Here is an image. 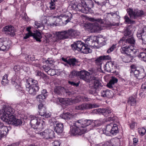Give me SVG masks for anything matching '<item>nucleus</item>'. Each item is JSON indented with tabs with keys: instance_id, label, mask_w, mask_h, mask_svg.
I'll use <instances>...</instances> for the list:
<instances>
[{
	"instance_id": "36",
	"label": "nucleus",
	"mask_w": 146,
	"mask_h": 146,
	"mask_svg": "<svg viewBox=\"0 0 146 146\" xmlns=\"http://www.w3.org/2000/svg\"><path fill=\"white\" fill-rule=\"evenodd\" d=\"M97 38L96 40L95 43H96L97 44L99 47L98 44L100 43L102 45H105L106 44V41H105V38L103 37H97Z\"/></svg>"
},
{
	"instance_id": "62",
	"label": "nucleus",
	"mask_w": 146,
	"mask_h": 146,
	"mask_svg": "<svg viewBox=\"0 0 146 146\" xmlns=\"http://www.w3.org/2000/svg\"><path fill=\"white\" fill-rule=\"evenodd\" d=\"M11 84L14 86H16L17 84V83L15 80L13 78L11 79Z\"/></svg>"
},
{
	"instance_id": "41",
	"label": "nucleus",
	"mask_w": 146,
	"mask_h": 146,
	"mask_svg": "<svg viewBox=\"0 0 146 146\" xmlns=\"http://www.w3.org/2000/svg\"><path fill=\"white\" fill-rule=\"evenodd\" d=\"M128 103L131 106H135L136 105V101L135 99L132 96L129 97Z\"/></svg>"
},
{
	"instance_id": "30",
	"label": "nucleus",
	"mask_w": 146,
	"mask_h": 146,
	"mask_svg": "<svg viewBox=\"0 0 146 146\" xmlns=\"http://www.w3.org/2000/svg\"><path fill=\"white\" fill-rule=\"evenodd\" d=\"M125 37H123L121 39L120 41H119V43H122L123 42H125L126 43H129L131 44H134L135 40L133 38V37H131V38H127L125 40V38H124Z\"/></svg>"
},
{
	"instance_id": "31",
	"label": "nucleus",
	"mask_w": 146,
	"mask_h": 146,
	"mask_svg": "<svg viewBox=\"0 0 146 146\" xmlns=\"http://www.w3.org/2000/svg\"><path fill=\"white\" fill-rule=\"evenodd\" d=\"M75 108L76 110H88V104L85 103L77 105L76 106Z\"/></svg>"
},
{
	"instance_id": "50",
	"label": "nucleus",
	"mask_w": 146,
	"mask_h": 146,
	"mask_svg": "<svg viewBox=\"0 0 146 146\" xmlns=\"http://www.w3.org/2000/svg\"><path fill=\"white\" fill-rule=\"evenodd\" d=\"M76 2H74V3L72 4V5L71 6V8L74 10L76 11L77 4L79 2V0H75Z\"/></svg>"
},
{
	"instance_id": "55",
	"label": "nucleus",
	"mask_w": 146,
	"mask_h": 146,
	"mask_svg": "<svg viewBox=\"0 0 146 146\" xmlns=\"http://www.w3.org/2000/svg\"><path fill=\"white\" fill-rule=\"evenodd\" d=\"M102 109H97L94 110L93 112L96 114H102Z\"/></svg>"
},
{
	"instance_id": "17",
	"label": "nucleus",
	"mask_w": 146,
	"mask_h": 146,
	"mask_svg": "<svg viewBox=\"0 0 146 146\" xmlns=\"http://www.w3.org/2000/svg\"><path fill=\"white\" fill-rule=\"evenodd\" d=\"M31 27H28L26 29L28 33H26L25 36H40L41 35V32L37 30L33 31V32L31 31Z\"/></svg>"
},
{
	"instance_id": "48",
	"label": "nucleus",
	"mask_w": 146,
	"mask_h": 146,
	"mask_svg": "<svg viewBox=\"0 0 146 146\" xmlns=\"http://www.w3.org/2000/svg\"><path fill=\"white\" fill-rule=\"evenodd\" d=\"M91 72V74H93V76H96L97 74V70L94 68H92L89 70Z\"/></svg>"
},
{
	"instance_id": "34",
	"label": "nucleus",
	"mask_w": 146,
	"mask_h": 146,
	"mask_svg": "<svg viewBox=\"0 0 146 146\" xmlns=\"http://www.w3.org/2000/svg\"><path fill=\"white\" fill-rule=\"evenodd\" d=\"M60 117L64 119L69 120L72 117V115L69 112H64L60 115Z\"/></svg>"
},
{
	"instance_id": "40",
	"label": "nucleus",
	"mask_w": 146,
	"mask_h": 146,
	"mask_svg": "<svg viewBox=\"0 0 146 146\" xmlns=\"http://www.w3.org/2000/svg\"><path fill=\"white\" fill-rule=\"evenodd\" d=\"M34 27L35 28H41V29H43L44 28V26L43 24L40 21H36L35 23Z\"/></svg>"
},
{
	"instance_id": "35",
	"label": "nucleus",
	"mask_w": 146,
	"mask_h": 146,
	"mask_svg": "<svg viewBox=\"0 0 146 146\" xmlns=\"http://www.w3.org/2000/svg\"><path fill=\"white\" fill-rule=\"evenodd\" d=\"M111 92H112L108 90L101 91V96L103 97L111 98L112 95L111 94Z\"/></svg>"
},
{
	"instance_id": "49",
	"label": "nucleus",
	"mask_w": 146,
	"mask_h": 146,
	"mask_svg": "<svg viewBox=\"0 0 146 146\" xmlns=\"http://www.w3.org/2000/svg\"><path fill=\"white\" fill-rule=\"evenodd\" d=\"M32 65L36 67H40V66L39 61L38 60H36L32 63Z\"/></svg>"
},
{
	"instance_id": "27",
	"label": "nucleus",
	"mask_w": 146,
	"mask_h": 146,
	"mask_svg": "<svg viewBox=\"0 0 146 146\" xmlns=\"http://www.w3.org/2000/svg\"><path fill=\"white\" fill-rule=\"evenodd\" d=\"M84 44L80 41H78L77 43L74 44H72L71 46L73 49L77 50L79 51H81L82 50V48Z\"/></svg>"
},
{
	"instance_id": "32",
	"label": "nucleus",
	"mask_w": 146,
	"mask_h": 146,
	"mask_svg": "<svg viewBox=\"0 0 146 146\" xmlns=\"http://www.w3.org/2000/svg\"><path fill=\"white\" fill-rule=\"evenodd\" d=\"M80 0H79L80 1H79V2L77 4L76 11H81L83 13H87L84 6H83Z\"/></svg>"
},
{
	"instance_id": "28",
	"label": "nucleus",
	"mask_w": 146,
	"mask_h": 146,
	"mask_svg": "<svg viewBox=\"0 0 146 146\" xmlns=\"http://www.w3.org/2000/svg\"><path fill=\"white\" fill-rule=\"evenodd\" d=\"M118 81V79L114 77H112L111 79L108 83L107 86L113 90V86Z\"/></svg>"
},
{
	"instance_id": "6",
	"label": "nucleus",
	"mask_w": 146,
	"mask_h": 146,
	"mask_svg": "<svg viewBox=\"0 0 146 146\" xmlns=\"http://www.w3.org/2000/svg\"><path fill=\"white\" fill-rule=\"evenodd\" d=\"M72 18V15L70 13H68V15H63L61 19L57 18L53 24L56 26L66 25L70 21Z\"/></svg>"
},
{
	"instance_id": "59",
	"label": "nucleus",
	"mask_w": 146,
	"mask_h": 146,
	"mask_svg": "<svg viewBox=\"0 0 146 146\" xmlns=\"http://www.w3.org/2000/svg\"><path fill=\"white\" fill-rule=\"evenodd\" d=\"M108 65L109 66L112 65L114 68L116 66L115 62L114 61H110L108 62Z\"/></svg>"
},
{
	"instance_id": "11",
	"label": "nucleus",
	"mask_w": 146,
	"mask_h": 146,
	"mask_svg": "<svg viewBox=\"0 0 146 146\" xmlns=\"http://www.w3.org/2000/svg\"><path fill=\"white\" fill-rule=\"evenodd\" d=\"M74 31V29H70L67 31L53 32L52 33L54 36H73Z\"/></svg>"
},
{
	"instance_id": "10",
	"label": "nucleus",
	"mask_w": 146,
	"mask_h": 146,
	"mask_svg": "<svg viewBox=\"0 0 146 146\" xmlns=\"http://www.w3.org/2000/svg\"><path fill=\"white\" fill-rule=\"evenodd\" d=\"M11 45L10 41L8 38L3 37L0 38V50H8Z\"/></svg>"
},
{
	"instance_id": "43",
	"label": "nucleus",
	"mask_w": 146,
	"mask_h": 146,
	"mask_svg": "<svg viewBox=\"0 0 146 146\" xmlns=\"http://www.w3.org/2000/svg\"><path fill=\"white\" fill-rule=\"evenodd\" d=\"M8 76V75L7 74H5L3 77L1 81V83L3 85H5L6 84L9 83V80L7 79Z\"/></svg>"
},
{
	"instance_id": "24",
	"label": "nucleus",
	"mask_w": 146,
	"mask_h": 146,
	"mask_svg": "<svg viewBox=\"0 0 146 146\" xmlns=\"http://www.w3.org/2000/svg\"><path fill=\"white\" fill-rule=\"evenodd\" d=\"M65 91V89L64 88L61 86H55L54 89V93L60 96H61Z\"/></svg>"
},
{
	"instance_id": "37",
	"label": "nucleus",
	"mask_w": 146,
	"mask_h": 146,
	"mask_svg": "<svg viewBox=\"0 0 146 146\" xmlns=\"http://www.w3.org/2000/svg\"><path fill=\"white\" fill-rule=\"evenodd\" d=\"M112 110L111 109H102V114L106 117H108L112 113Z\"/></svg>"
},
{
	"instance_id": "46",
	"label": "nucleus",
	"mask_w": 146,
	"mask_h": 146,
	"mask_svg": "<svg viewBox=\"0 0 146 146\" xmlns=\"http://www.w3.org/2000/svg\"><path fill=\"white\" fill-rule=\"evenodd\" d=\"M29 80L31 81V83L30 86H38V82L37 80L33 79L32 78H30Z\"/></svg>"
},
{
	"instance_id": "19",
	"label": "nucleus",
	"mask_w": 146,
	"mask_h": 146,
	"mask_svg": "<svg viewBox=\"0 0 146 146\" xmlns=\"http://www.w3.org/2000/svg\"><path fill=\"white\" fill-rule=\"evenodd\" d=\"M90 75L89 72L84 70L79 72L78 76L79 78L87 82L89 80Z\"/></svg>"
},
{
	"instance_id": "33",
	"label": "nucleus",
	"mask_w": 146,
	"mask_h": 146,
	"mask_svg": "<svg viewBox=\"0 0 146 146\" xmlns=\"http://www.w3.org/2000/svg\"><path fill=\"white\" fill-rule=\"evenodd\" d=\"M81 52L84 54H87L91 53L92 52V50L87 45L84 44L82 48V50Z\"/></svg>"
},
{
	"instance_id": "60",
	"label": "nucleus",
	"mask_w": 146,
	"mask_h": 146,
	"mask_svg": "<svg viewBox=\"0 0 146 146\" xmlns=\"http://www.w3.org/2000/svg\"><path fill=\"white\" fill-rule=\"evenodd\" d=\"M80 33L78 31L74 30L73 36H79Z\"/></svg>"
},
{
	"instance_id": "23",
	"label": "nucleus",
	"mask_w": 146,
	"mask_h": 146,
	"mask_svg": "<svg viewBox=\"0 0 146 146\" xmlns=\"http://www.w3.org/2000/svg\"><path fill=\"white\" fill-rule=\"evenodd\" d=\"M9 130L7 126H3L0 127V140L6 136Z\"/></svg>"
},
{
	"instance_id": "8",
	"label": "nucleus",
	"mask_w": 146,
	"mask_h": 146,
	"mask_svg": "<svg viewBox=\"0 0 146 146\" xmlns=\"http://www.w3.org/2000/svg\"><path fill=\"white\" fill-rule=\"evenodd\" d=\"M119 132L118 127L117 124L111 123L107 125L105 132L106 135H109V134H115Z\"/></svg>"
},
{
	"instance_id": "54",
	"label": "nucleus",
	"mask_w": 146,
	"mask_h": 146,
	"mask_svg": "<svg viewBox=\"0 0 146 146\" xmlns=\"http://www.w3.org/2000/svg\"><path fill=\"white\" fill-rule=\"evenodd\" d=\"M57 101H59L60 103L62 104H64L66 103V100L64 98H57Z\"/></svg>"
},
{
	"instance_id": "15",
	"label": "nucleus",
	"mask_w": 146,
	"mask_h": 146,
	"mask_svg": "<svg viewBox=\"0 0 146 146\" xmlns=\"http://www.w3.org/2000/svg\"><path fill=\"white\" fill-rule=\"evenodd\" d=\"M118 141V139L113 138L106 141L104 144L100 143L96 146H119Z\"/></svg>"
},
{
	"instance_id": "9",
	"label": "nucleus",
	"mask_w": 146,
	"mask_h": 146,
	"mask_svg": "<svg viewBox=\"0 0 146 146\" xmlns=\"http://www.w3.org/2000/svg\"><path fill=\"white\" fill-rule=\"evenodd\" d=\"M127 11L131 19H135L138 17H141L144 13L142 10H134L129 8L127 9Z\"/></svg>"
},
{
	"instance_id": "18",
	"label": "nucleus",
	"mask_w": 146,
	"mask_h": 146,
	"mask_svg": "<svg viewBox=\"0 0 146 146\" xmlns=\"http://www.w3.org/2000/svg\"><path fill=\"white\" fill-rule=\"evenodd\" d=\"M131 46H126L125 47H122L120 49V51L121 53L123 54H126L129 56L128 57H129V60H131L132 58V56L131 54Z\"/></svg>"
},
{
	"instance_id": "7",
	"label": "nucleus",
	"mask_w": 146,
	"mask_h": 146,
	"mask_svg": "<svg viewBox=\"0 0 146 146\" xmlns=\"http://www.w3.org/2000/svg\"><path fill=\"white\" fill-rule=\"evenodd\" d=\"M90 83L92 84V85L90 86L91 88L89 90V93L91 94H94L96 92L97 89L102 86L101 83L99 80L98 77H94Z\"/></svg>"
},
{
	"instance_id": "2",
	"label": "nucleus",
	"mask_w": 146,
	"mask_h": 146,
	"mask_svg": "<svg viewBox=\"0 0 146 146\" xmlns=\"http://www.w3.org/2000/svg\"><path fill=\"white\" fill-rule=\"evenodd\" d=\"M93 22L97 21L98 23L95 22L93 23H88L83 25V27L85 29H88L91 32H97L103 29V27H105L103 23V21L100 19H95L91 18L90 19Z\"/></svg>"
},
{
	"instance_id": "61",
	"label": "nucleus",
	"mask_w": 146,
	"mask_h": 146,
	"mask_svg": "<svg viewBox=\"0 0 146 146\" xmlns=\"http://www.w3.org/2000/svg\"><path fill=\"white\" fill-rule=\"evenodd\" d=\"M106 68L108 69V70H107V71H108V70H110L111 69H112L114 68L112 65L109 66L108 65V62L106 64Z\"/></svg>"
},
{
	"instance_id": "44",
	"label": "nucleus",
	"mask_w": 146,
	"mask_h": 146,
	"mask_svg": "<svg viewBox=\"0 0 146 146\" xmlns=\"http://www.w3.org/2000/svg\"><path fill=\"white\" fill-rule=\"evenodd\" d=\"M46 98V96H44L42 94L38 95L36 97V100L37 101L39 102H42L44 99Z\"/></svg>"
},
{
	"instance_id": "45",
	"label": "nucleus",
	"mask_w": 146,
	"mask_h": 146,
	"mask_svg": "<svg viewBox=\"0 0 146 146\" xmlns=\"http://www.w3.org/2000/svg\"><path fill=\"white\" fill-rule=\"evenodd\" d=\"M138 57L141 60L146 62V53L144 52H141L138 56Z\"/></svg>"
},
{
	"instance_id": "25",
	"label": "nucleus",
	"mask_w": 146,
	"mask_h": 146,
	"mask_svg": "<svg viewBox=\"0 0 146 146\" xmlns=\"http://www.w3.org/2000/svg\"><path fill=\"white\" fill-rule=\"evenodd\" d=\"M63 125L61 123H57L54 129V131L58 134L62 133L63 131Z\"/></svg>"
},
{
	"instance_id": "53",
	"label": "nucleus",
	"mask_w": 146,
	"mask_h": 146,
	"mask_svg": "<svg viewBox=\"0 0 146 146\" xmlns=\"http://www.w3.org/2000/svg\"><path fill=\"white\" fill-rule=\"evenodd\" d=\"M95 3L99 7H102L105 4V3L104 2H99L98 1H96V0H93Z\"/></svg>"
},
{
	"instance_id": "4",
	"label": "nucleus",
	"mask_w": 146,
	"mask_h": 146,
	"mask_svg": "<svg viewBox=\"0 0 146 146\" xmlns=\"http://www.w3.org/2000/svg\"><path fill=\"white\" fill-rule=\"evenodd\" d=\"M130 72L133 74L135 77L141 82L144 80L146 78V74L144 70L142 68H137L133 64L130 66Z\"/></svg>"
},
{
	"instance_id": "3",
	"label": "nucleus",
	"mask_w": 146,
	"mask_h": 146,
	"mask_svg": "<svg viewBox=\"0 0 146 146\" xmlns=\"http://www.w3.org/2000/svg\"><path fill=\"white\" fill-rule=\"evenodd\" d=\"M82 121V119L77 120L72 128L71 127L69 133L71 135H81L86 132V129L83 128L85 126H83V123L81 122Z\"/></svg>"
},
{
	"instance_id": "16",
	"label": "nucleus",
	"mask_w": 146,
	"mask_h": 146,
	"mask_svg": "<svg viewBox=\"0 0 146 146\" xmlns=\"http://www.w3.org/2000/svg\"><path fill=\"white\" fill-rule=\"evenodd\" d=\"M3 30L5 32V33L11 36H13L15 35L16 29H14V27L11 26H7L3 28Z\"/></svg>"
},
{
	"instance_id": "47",
	"label": "nucleus",
	"mask_w": 146,
	"mask_h": 146,
	"mask_svg": "<svg viewBox=\"0 0 146 146\" xmlns=\"http://www.w3.org/2000/svg\"><path fill=\"white\" fill-rule=\"evenodd\" d=\"M99 105L96 104H88V109H91L94 108H96L99 107Z\"/></svg>"
},
{
	"instance_id": "42",
	"label": "nucleus",
	"mask_w": 146,
	"mask_h": 146,
	"mask_svg": "<svg viewBox=\"0 0 146 146\" xmlns=\"http://www.w3.org/2000/svg\"><path fill=\"white\" fill-rule=\"evenodd\" d=\"M79 71H77L75 70H73L71 71L70 74H69V77L70 78H73L75 77L78 76Z\"/></svg>"
},
{
	"instance_id": "22",
	"label": "nucleus",
	"mask_w": 146,
	"mask_h": 146,
	"mask_svg": "<svg viewBox=\"0 0 146 146\" xmlns=\"http://www.w3.org/2000/svg\"><path fill=\"white\" fill-rule=\"evenodd\" d=\"M68 64L71 67H75L80 66V63L78 59L72 58L69 59Z\"/></svg>"
},
{
	"instance_id": "52",
	"label": "nucleus",
	"mask_w": 146,
	"mask_h": 146,
	"mask_svg": "<svg viewBox=\"0 0 146 146\" xmlns=\"http://www.w3.org/2000/svg\"><path fill=\"white\" fill-rule=\"evenodd\" d=\"M146 130L144 127L140 128L139 130V132L141 135H143L146 133Z\"/></svg>"
},
{
	"instance_id": "20",
	"label": "nucleus",
	"mask_w": 146,
	"mask_h": 146,
	"mask_svg": "<svg viewBox=\"0 0 146 146\" xmlns=\"http://www.w3.org/2000/svg\"><path fill=\"white\" fill-rule=\"evenodd\" d=\"M110 57L109 55L100 56L95 60V63L97 65L101 66L105 60H110Z\"/></svg>"
},
{
	"instance_id": "1",
	"label": "nucleus",
	"mask_w": 146,
	"mask_h": 146,
	"mask_svg": "<svg viewBox=\"0 0 146 146\" xmlns=\"http://www.w3.org/2000/svg\"><path fill=\"white\" fill-rule=\"evenodd\" d=\"M14 109L10 107L6 108L0 110V117L4 121L9 124L17 126L23 123L21 119H16L13 115Z\"/></svg>"
},
{
	"instance_id": "26",
	"label": "nucleus",
	"mask_w": 146,
	"mask_h": 146,
	"mask_svg": "<svg viewBox=\"0 0 146 146\" xmlns=\"http://www.w3.org/2000/svg\"><path fill=\"white\" fill-rule=\"evenodd\" d=\"M39 115L45 118L50 117L51 115V113H47L46 108H43L41 110L38 111Z\"/></svg>"
},
{
	"instance_id": "29",
	"label": "nucleus",
	"mask_w": 146,
	"mask_h": 146,
	"mask_svg": "<svg viewBox=\"0 0 146 146\" xmlns=\"http://www.w3.org/2000/svg\"><path fill=\"white\" fill-rule=\"evenodd\" d=\"M90 37L88 38L87 39H85L84 41L86 43H87L89 45H91L94 48L96 49H98L100 48L98 45L95 44V41L90 38Z\"/></svg>"
},
{
	"instance_id": "39",
	"label": "nucleus",
	"mask_w": 146,
	"mask_h": 146,
	"mask_svg": "<svg viewBox=\"0 0 146 146\" xmlns=\"http://www.w3.org/2000/svg\"><path fill=\"white\" fill-rule=\"evenodd\" d=\"M124 23L126 24H135V21L131 19L127 15H125L124 17Z\"/></svg>"
},
{
	"instance_id": "13",
	"label": "nucleus",
	"mask_w": 146,
	"mask_h": 146,
	"mask_svg": "<svg viewBox=\"0 0 146 146\" xmlns=\"http://www.w3.org/2000/svg\"><path fill=\"white\" fill-rule=\"evenodd\" d=\"M83 121H81L82 122L84 126L86 127L89 125H91L92 126V129L93 128L99 125V121L97 120L93 121L92 120L87 119H82Z\"/></svg>"
},
{
	"instance_id": "38",
	"label": "nucleus",
	"mask_w": 146,
	"mask_h": 146,
	"mask_svg": "<svg viewBox=\"0 0 146 146\" xmlns=\"http://www.w3.org/2000/svg\"><path fill=\"white\" fill-rule=\"evenodd\" d=\"M26 68H27V69L28 70L29 68L23 66H21L19 65H15L13 68L14 70L16 72H18L20 71V70L22 69H23L24 70H25V71H27L25 70Z\"/></svg>"
},
{
	"instance_id": "57",
	"label": "nucleus",
	"mask_w": 146,
	"mask_h": 146,
	"mask_svg": "<svg viewBox=\"0 0 146 146\" xmlns=\"http://www.w3.org/2000/svg\"><path fill=\"white\" fill-rule=\"evenodd\" d=\"M146 34V32H145L144 31L142 30L141 32H138L137 36H142L145 35Z\"/></svg>"
},
{
	"instance_id": "64",
	"label": "nucleus",
	"mask_w": 146,
	"mask_h": 146,
	"mask_svg": "<svg viewBox=\"0 0 146 146\" xmlns=\"http://www.w3.org/2000/svg\"><path fill=\"white\" fill-rule=\"evenodd\" d=\"M40 77L44 79H47L48 78L47 75L42 73Z\"/></svg>"
},
{
	"instance_id": "14",
	"label": "nucleus",
	"mask_w": 146,
	"mask_h": 146,
	"mask_svg": "<svg viewBox=\"0 0 146 146\" xmlns=\"http://www.w3.org/2000/svg\"><path fill=\"white\" fill-rule=\"evenodd\" d=\"M80 1L83 6H84L87 13L88 12L89 9L94 7V3L91 0H80Z\"/></svg>"
},
{
	"instance_id": "12",
	"label": "nucleus",
	"mask_w": 146,
	"mask_h": 146,
	"mask_svg": "<svg viewBox=\"0 0 146 146\" xmlns=\"http://www.w3.org/2000/svg\"><path fill=\"white\" fill-rule=\"evenodd\" d=\"M42 137L46 139H52L55 137V133L54 131L50 129H45L44 131L40 133Z\"/></svg>"
},
{
	"instance_id": "56",
	"label": "nucleus",
	"mask_w": 146,
	"mask_h": 146,
	"mask_svg": "<svg viewBox=\"0 0 146 146\" xmlns=\"http://www.w3.org/2000/svg\"><path fill=\"white\" fill-rule=\"evenodd\" d=\"M60 142L58 140L55 141L52 143L53 146H60Z\"/></svg>"
},
{
	"instance_id": "51",
	"label": "nucleus",
	"mask_w": 146,
	"mask_h": 146,
	"mask_svg": "<svg viewBox=\"0 0 146 146\" xmlns=\"http://www.w3.org/2000/svg\"><path fill=\"white\" fill-rule=\"evenodd\" d=\"M116 48V45L113 44L112 46L110 47L109 49L107 51V52L108 53L111 52L113 51L114 49Z\"/></svg>"
},
{
	"instance_id": "5",
	"label": "nucleus",
	"mask_w": 146,
	"mask_h": 146,
	"mask_svg": "<svg viewBox=\"0 0 146 146\" xmlns=\"http://www.w3.org/2000/svg\"><path fill=\"white\" fill-rule=\"evenodd\" d=\"M29 118L30 124L32 128L38 130L43 128V125L45 124V123L40 118L33 115H31L29 116Z\"/></svg>"
},
{
	"instance_id": "63",
	"label": "nucleus",
	"mask_w": 146,
	"mask_h": 146,
	"mask_svg": "<svg viewBox=\"0 0 146 146\" xmlns=\"http://www.w3.org/2000/svg\"><path fill=\"white\" fill-rule=\"evenodd\" d=\"M131 48V53H133L134 54H135L138 51V50L137 48Z\"/></svg>"
},
{
	"instance_id": "58",
	"label": "nucleus",
	"mask_w": 146,
	"mask_h": 146,
	"mask_svg": "<svg viewBox=\"0 0 146 146\" xmlns=\"http://www.w3.org/2000/svg\"><path fill=\"white\" fill-rule=\"evenodd\" d=\"M68 83L70 84V85L72 86H75L76 87H77L79 86V83H76L73 82H71V81H69L68 82Z\"/></svg>"
},
{
	"instance_id": "21",
	"label": "nucleus",
	"mask_w": 146,
	"mask_h": 146,
	"mask_svg": "<svg viewBox=\"0 0 146 146\" xmlns=\"http://www.w3.org/2000/svg\"><path fill=\"white\" fill-rule=\"evenodd\" d=\"M27 86L26 88L27 90L28 91L29 94L33 96L35 95L39 89L38 86H29L28 87Z\"/></svg>"
}]
</instances>
